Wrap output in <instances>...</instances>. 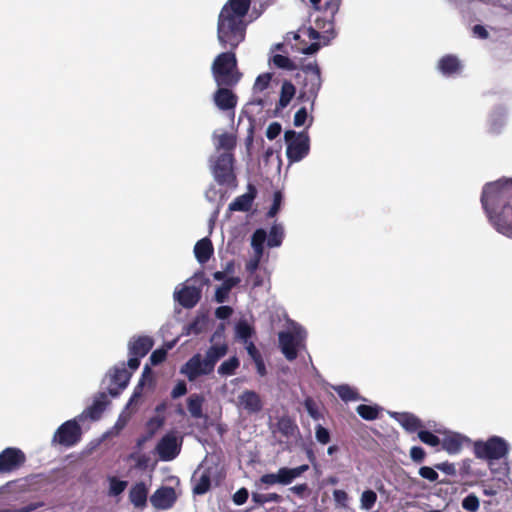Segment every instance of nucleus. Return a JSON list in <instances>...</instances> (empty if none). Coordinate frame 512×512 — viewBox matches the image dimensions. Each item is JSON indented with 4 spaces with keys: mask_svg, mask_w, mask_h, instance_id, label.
I'll list each match as a JSON object with an SVG mask.
<instances>
[{
    "mask_svg": "<svg viewBox=\"0 0 512 512\" xmlns=\"http://www.w3.org/2000/svg\"><path fill=\"white\" fill-rule=\"evenodd\" d=\"M272 3V0H228L222 7L217 22V38L223 45L237 48L246 37L245 17L253 6V12L259 17Z\"/></svg>",
    "mask_w": 512,
    "mask_h": 512,
    "instance_id": "obj_1",
    "label": "nucleus"
},
{
    "mask_svg": "<svg viewBox=\"0 0 512 512\" xmlns=\"http://www.w3.org/2000/svg\"><path fill=\"white\" fill-rule=\"evenodd\" d=\"M481 203L495 229L512 238V180L486 184Z\"/></svg>",
    "mask_w": 512,
    "mask_h": 512,
    "instance_id": "obj_2",
    "label": "nucleus"
},
{
    "mask_svg": "<svg viewBox=\"0 0 512 512\" xmlns=\"http://www.w3.org/2000/svg\"><path fill=\"white\" fill-rule=\"evenodd\" d=\"M219 43L222 48L227 49V51L215 57L211 66L213 79L216 85L236 86L242 78V73L237 66L235 54L237 48H232L228 44L225 46L221 41H219Z\"/></svg>",
    "mask_w": 512,
    "mask_h": 512,
    "instance_id": "obj_3",
    "label": "nucleus"
},
{
    "mask_svg": "<svg viewBox=\"0 0 512 512\" xmlns=\"http://www.w3.org/2000/svg\"><path fill=\"white\" fill-rule=\"evenodd\" d=\"M297 77L302 78L299 99L311 101L313 105L322 86L321 71L316 61L301 67Z\"/></svg>",
    "mask_w": 512,
    "mask_h": 512,
    "instance_id": "obj_4",
    "label": "nucleus"
},
{
    "mask_svg": "<svg viewBox=\"0 0 512 512\" xmlns=\"http://www.w3.org/2000/svg\"><path fill=\"white\" fill-rule=\"evenodd\" d=\"M284 138L287 142L286 156L290 163L299 162L309 154L310 138L306 131L297 133L287 130Z\"/></svg>",
    "mask_w": 512,
    "mask_h": 512,
    "instance_id": "obj_5",
    "label": "nucleus"
},
{
    "mask_svg": "<svg viewBox=\"0 0 512 512\" xmlns=\"http://www.w3.org/2000/svg\"><path fill=\"white\" fill-rule=\"evenodd\" d=\"M507 442L498 436H493L487 441H476L474 443V454L478 459L499 460L508 454Z\"/></svg>",
    "mask_w": 512,
    "mask_h": 512,
    "instance_id": "obj_6",
    "label": "nucleus"
},
{
    "mask_svg": "<svg viewBox=\"0 0 512 512\" xmlns=\"http://www.w3.org/2000/svg\"><path fill=\"white\" fill-rule=\"evenodd\" d=\"M213 175L219 185H236V175L234 173V156L232 153L224 152L217 157L213 165Z\"/></svg>",
    "mask_w": 512,
    "mask_h": 512,
    "instance_id": "obj_7",
    "label": "nucleus"
},
{
    "mask_svg": "<svg viewBox=\"0 0 512 512\" xmlns=\"http://www.w3.org/2000/svg\"><path fill=\"white\" fill-rule=\"evenodd\" d=\"M82 437V429L75 420H68L61 424L52 438V444H58L63 447H73L80 442Z\"/></svg>",
    "mask_w": 512,
    "mask_h": 512,
    "instance_id": "obj_8",
    "label": "nucleus"
},
{
    "mask_svg": "<svg viewBox=\"0 0 512 512\" xmlns=\"http://www.w3.org/2000/svg\"><path fill=\"white\" fill-rule=\"evenodd\" d=\"M154 341L149 336H139L129 342L128 349L130 358L127 366L131 370H137L140 366V359L145 357L152 349Z\"/></svg>",
    "mask_w": 512,
    "mask_h": 512,
    "instance_id": "obj_9",
    "label": "nucleus"
},
{
    "mask_svg": "<svg viewBox=\"0 0 512 512\" xmlns=\"http://www.w3.org/2000/svg\"><path fill=\"white\" fill-rule=\"evenodd\" d=\"M182 438H178L175 432L166 433L157 443L156 452L162 461H172L181 452Z\"/></svg>",
    "mask_w": 512,
    "mask_h": 512,
    "instance_id": "obj_10",
    "label": "nucleus"
},
{
    "mask_svg": "<svg viewBox=\"0 0 512 512\" xmlns=\"http://www.w3.org/2000/svg\"><path fill=\"white\" fill-rule=\"evenodd\" d=\"M279 347L288 361L298 357V349L303 345L304 337L300 332L281 331L278 334Z\"/></svg>",
    "mask_w": 512,
    "mask_h": 512,
    "instance_id": "obj_11",
    "label": "nucleus"
},
{
    "mask_svg": "<svg viewBox=\"0 0 512 512\" xmlns=\"http://www.w3.org/2000/svg\"><path fill=\"white\" fill-rule=\"evenodd\" d=\"M25 461L26 456L22 450L8 447L0 453V472H12L21 467Z\"/></svg>",
    "mask_w": 512,
    "mask_h": 512,
    "instance_id": "obj_12",
    "label": "nucleus"
},
{
    "mask_svg": "<svg viewBox=\"0 0 512 512\" xmlns=\"http://www.w3.org/2000/svg\"><path fill=\"white\" fill-rule=\"evenodd\" d=\"M235 86L217 85L213 93V102L221 111H233L238 103V96L233 92Z\"/></svg>",
    "mask_w": 512,
    "mask_h": 512,
    "instance_id": "obj_13",
    "label": "nucleus"
},
{
    "mask_svg": "<svg viewBox=\"0 0 512 512\" xmlns=\"http://www.w3.org/2000/svg\"><path fill=\"white\" fill-rule=\"evenodd\" d=\"M213 371L205 366V359L200 353L194 354L182 367L180 373L185 375L189 381H195L202 375H209Z\"/></svg>",
    "mask_w": 512,
    "mask_h": 512,
    "instance_id": "obj_14",
    "label": "nucleus"
},
{
    "mask_svg": "<svg viewBox=\"0 0 512 512\" xmlns=\"http://www.w3.org/2000/svg\"><path fill=\"white\" fill-rule=\"evenodd\" d=\"M176 499L177 497L174 488L162 486L152 494L150 502L156 509L166 510L174 505Z\"/></svg>",
    "mask_w": 512,
    "mask_h": 512,
    "instance_id": "obj_15",
    "label": "nucleus"
},
{
    "mask_svg": "<svg viewBox=\"0 0 512 512\" xmlns=\"http://www.w3.org/2000/svg\"><path fill=\"white\" fill-rule=\"evenodd\" d=\"M131 375L132 374L124 366L121 368L115 367L110 374L108 393L112 397H117L128 385Z\"/></svg>",
    "mask_w": 512,
    "mask_h": 512,
    "instance_id": "obj_16",
    "label": "nucleus"
},
{
    "mask_svg": "<svg viewBox=\"0 0 512 512\" xmlns=\"http://www.w3.org/2000/svg\"><path fill=\"white\" fill-rule=\"evenodd\" d=\"M238 404L249 414H256L263 408V403L259 394L253 390H244L238 396Z\"/></svg>",
    "mask_w": 512,
    "mask_h": 512,
    "instance_id": "obj_17",
    "label": "nucleus"
},
{
    "mask_svg": "<svg viewBox=\"0 0 512 512\" xmlns=\"http://www.w3.org/2000/svg\"><path fill=\"white\" fill-rule=\"evenodd\" d=\"M175 298L184 308H193L201 299V290L195 286H184L175 292Z\"/></svg>",
    "mask_w": 512,
    "mask_h": 512,
    "instance_id": "obj_18",
    "label": "nucleus"
},
{
    "mask_svg": "<svg viewBox=\"0 0 512 512\" xmlns=\"http://www.w3.org/2000/svg\"><path fill=\"white\" fill-rule=\"evenodd\" d=\"M257 190L255 186L248 185V191L236 197L230 204H229V210L230 211H241V212H248L253 204L254 199L256 198Z\"/></svg>",
    "mask_w": 512,
    "mask_h": 512,
    "instance_id": "obj_19",
    "label": "nucleus"
},
{
    "mask_svg": "<svg viewBox=\"0 0 512 512\" xmlns=\"http://www.w3.org/2000/svg\"><path fill=\"white\" fill-rule=\"evenodd\" d=\"M108 404L109 401L107 400V395L104 392H101L98 397H96L92 405H90L82 415L93 421L99 420Z\"/></svg>",
    "mask_w": 512,
    "mask_h": 512,
    "instance_id": "obj_20",
    "label": "nucleus"
},
{
    "mask_svg": "<svg viewBox=\"0 0 512 512\" xmlns=\"http://www.w3.org/2000/svg\"><path fill=\"white\" fill-rule=\"evenodd\" d=\"M228 352V345L226 343L212 345L205 353V366L214 371L216 363L223 358Z\"/></svg>",
    "mask_w": 512,
    "mask_h": 512,
    "instance_id": "obj_21",
    "label": "nucleus"
},
{
    "mask_svg": "<svg viewBox=\"0 0 512 512\" xmlns=\"http://www.w3.org/2000/svg\"><path fill=\"white\" fill-rule=\"evenodd\" d=\"M214 253L212 241L205 237L197 241L194 247V254L200 264H205Z\"/></svg>",
    "mask_w": 512,
    "mask_h": 512,
    "instance_id": "obj_22",
    "label": "nucleus"
},
{
    "mask_svg": "<svg viewBox=\"0 0 512 512\" xmlns=\"http://www.w3.org/2000/svg\"><path fill=\"white\" fill-rule=\"evenodd\" d=\"M393 417L408 432L412 433L423 427L422 421L412 413H394Z\"/></svg>",
    "mask_w": 512,
    "mask_h": 512,
    "instance_id": "obj_23",
    "label": "nucleus"
},
{
    "mask_svg": "<svg viewBox=\"0 0 512 512\" xmlns=\"http://www.w3.org/2000/svg\"><path fill=\"white\" fill-rule=\"evenodd\" d=\"M462 65L457 56L448 54L443 56L438 62L439 71L447 76L460 72Z\"/></svg>",
    "mask_w": 512,
    "mask_h": 512,
    "instance_id": "obj_24",
    "label": "nucleus"
},
{
    "mask_svg": "<svg viewBox=\"0 0 512 512\" xmlns=\"http://www.w3.org/2000/svg\"><path fill=\"white\" fill-rule=\"evenodd\" d=\"M148 489L144 482H138L133 485L129 491L130 502L138 508L146 506Z\"/></svg>",
    "mask_w": 512,
    "mask_h": 512,
    "instance_id": "obj_25",
    "label": "nucleus"
},
{
    "mask_svg": "<svg viewBox=\"0 0 512 512\" xmlns=\"http://www.w3.org/2000/svg\"><path fill=\"white\" fill-rule=\"evenodd\" d=\"M308 469H309V466L306 464H303V465L295 467V468H287V467L280 468L277 472L279 484H283V485L290 484L295 478L302 475Z\"/></svg>",
    "mask_w": 512,
    "mask_h": 512,
    "instance_id": "obj_26",
    "label": "nucleus"
},
{
    "mask_svg": "<svg viewBox=\"0 0 512 512\" xmlns=\"http://www.w3.org/2000/svg\"><path fill=\"white\" fill-rule=\"evenodd\" d=\"M465 438L460 434L454 433L446 436L442 441V449L449 454H457L461 451Z\"/></svg>",
    "mask_w": 512,
    "mask_h": 512,
    "instance_id": "obj_27",
    "label": "nucleus"
},
{
    "mask_svg": "<svg viewBox=\"0 0 512 512\" xmlns=\"http://www.w3.org/2000/svg\"><path fill=\"white\" fill-rule=\"evenodd\" d=\"M204 397L201 394H192L187 399V408L190 415L195 419L204 417L203 414Z\"/></svg>",
    "mask_w": 512,
    "mask_h": 512,
    "instance_id": "obj_28",
    "label": "nucleus"
},
{
    "mask_svg": "<svg viewBox=\"0 0 512 512\" xmlns=\"http://www.w3.org/2000/svg\"><path fill=\"white\" fill-rule=\"evenodd\" d=\"M193 481V494L203 495L210 490L211 487V475L209 471H203L201 475L192 479Z\"/></svg>",
    "mask_w": 512,
    "mask_h": 512,
    "instance_id": "obj_29",
    "label": "nucleus"
},
{
    "mask_svg": "<svg viewBox=\"0 0 512 512\" xmlns=\"http://www.w3.org/2000/svg\"><path fill=\"white\" fill-rule=\"evenodd\" d=\"M277 428L279 432L289 438L299 433V428L296 422L289 416H282L277 421Z\"/></svg>",
    "mask_w": 512,
    "mask_h": 512,
    "instance_id": "obj_30",
    "label": "nucleus"
},
{
    "mask_svg": "<svg viewBox=\"0 0 512 512\" xmlns=\"http://www.w3.org/2000/svg\"><path fill=\"white\" fill-rule=\"evenodd\" d=\"M284 239V229L281 224L275 223L272 225L267 236V245L270 248L279 247Z\"/></svg>",
    "mask_w": 512,
    "mask_h": 512,
    "instance_id": "obj_31",
    "label": "nucleus"
},
{
    "mask_svg": "<svg viewBox=\"0 0 512 512\" xmlns=\"http://www.w3.org/2000/svg\"><path fill=\"white\" fill-rule=\"evenodd\" d=\"M356 411L362 419L373 421L379 417L381 408L378 405L360 404L357 406Z\"/></svg>",
    "mask_w": 512,
    "mask_h": 512,
    "instance_id": "obj_32",
    "label": "nucleus"
},
{
    "mask_svg": "<svg viewBox=\"0 0 512 512\" xmlns=\"http://www.w3.org/2000/svg\"><path fill=\"white\" fill-rule=\"evenodd\" d=\"M267 239V233L264 229L259 228L254 231L251 238V246L254 249V253L263 255L264 243Z\"/></svg>",
    "mask_w": 512,
    "mask_h": 512,
    "instance_id": "obj_33",
    "label": "nucleus"
},
{
    "mask_svg": "<svg viewBox=\"0 0 512 512\" xmlns=\"http://www.w3.org/2000/svg\"><path fill=\"white\" fill-rule=\"evenodd\" d=\"M334 390L345 402L356 401L361 398L358 391L347 384L336 386Z\"/></svg>",
    "mask_w": 512,
    "mask_h": 512,
    "instance_id": "obj_34",
    "label": "nucleus"
},
{
    "mask_svg": "<svg viewBox=\"0 0 512 512\" xmlns=\"http://www.w3.org/2000/svg\"><path fill=\"white\" fill-rule=\"evenodd\" d=\"M295 95V87L290 82H284L281 87L280 99L277 105L278 109L285 108Z\"/></svg>",
    "mask_w": 512,
    "mask_h": 512,
    "instance_id": "obj_35",
    "label": "nucleus"
},
{
    "mask_svg": "<svg viewBox=\"0 0 512 512\" xmlns=\"http://www.w3.org/2000/svg\"><path fill=\"white\" fill-rule=\"evenodd\" d=\"M239 365V359L236 356H233L221 363V365L218 367V374L221 376L234 375Z\"/></svg>",
    "mask_w": 512,
    "mask_h": 512,
    "instance_id": "obj_36",
    "label": "nucleus"
},
{
    "mask_svg": "<svg viewBox=\"0 0 512 512\" xmlns=\"http://www.w3.org/2000/svg\"><path fill=\"white\" fill-rule=\"evenodd\" d=\"M236 336L241 339L244 344L250 342L254 330L246 321H239L236 325Z\"/></svg>",
    "mask_w": 512,
    "mask_h": 512,
    "instance_id": "obj_37",
    "label": "nucleus"
},
{
    "mask_svg": "<svg viewBox=\"0 0 512 512\" xmlns=\"http://www.w3.org/2000/svg\"><path fill=\"white\" fill-rule=\"evenodd\" d=\"M281 496L277 493H269V494H261V493H252V501L258 505H263L267 502H280Z\"/></svg>",
    "mask_w": 512,
    "mask_h": 512,
    "instance_id": "obj_38",
    "label": "nucleus"
},
{
    "mask_svg": "<svg viewBox=\"0 0 512 512\" xmlns=\"http://www.w3.org/2000/svg\"><path fill=\"white\" fill-rule=\"evenodd\" d=\"M377 501V494L375 491L368 489L365 490L361 495V507L366 510H370L374 507Z\"/></svg>",
    "mask_w": 512,
    "mask_h": 512,
    "instance_id": "obj_39",
    "label": "nucleus"
},
{
    "mask_svg": "<svg viewBox=\"0 0 512 512\" xmlns=\"http://www.w3.org/2000/svg\"><path fill=\"white\" fill-rule=\"evenodd\" d=\"M165 423V417L164 416H154L151 417L147 423H146V429L147 433H149V436H154L156 432L163 427Z\"/></svg>",
    "mask_w": 512,
    "mask_h": 512,
    "instance_id": "obj_40",
    "label": "nucleus"
},
{
    "mask_svg": "<svg viewBox=\"0 0 512 512\" xmlns=\"http://www.w3.org/2000/svg\"><path fill=\"white\" fill-rule=\"evenodd\" d=\"M480 507L479 498L471 493L462 500V508L469 512H477Z\"/></svg>",
    "mask_w": 512,
    "mask_h": 512,
    "instance_id": "obj_41",
    "label": "nucleus"
},
{
    "mask_svg": "<svg viewBox=\"0 0 512 512\" xmlns=\"http://www.w3.org/2000/svg\"><path fill=\"white\" fill-rule=\"evenodd\" d=\"M151 378H152V370H151L150 366L146 364L144 366V369L142 372V377L139 381V384L137 385V387L134 390V393L130 399V402L134 401L135 398H138L141 396V391H142V387L144 385L145 380L151 379Z\"/></svg>",
    "mask_w": 512,
    "mask_h": 512,
    "instance_id": "obj_42",
    "label": "nucleus"
},
{
    "mask_svg": "<svg viewBox=\"0 0 512 512\" xmlns=\"http://www.w3.org/2000/svg\"><path fill=\"white\" fill-rule=\"evenodd\" d=\"M418 438L425 444L435 447L441 444V440L438 436L428 430H420L418 432Z\"/></svg>",
    "mask_w": 512,
    "mask_h": 512,
    "instance_id": "obj_43",
    "label": "nucleus"
},
{
    "mask_svg": "<svg viewBox=\"0 0 512 512\" xmlns=\"http://www.w3.org/2000/svg\"><path fill=\"white\" fill-rule=\"evenodd\" d=\"M273 63L278 68L286 70H294L296 68V65L290 58L281 54H276L273 56Z\"/></svg>",
    "mask_w": 512,
    "mask_h": 512,
    "instance_id": "obj_44",
    "label": "nucleus"
},
{
    "mask_svg": "<svg viewBox=\"0 0 512 512\" xmlns=\"http://www.w3.org/2000/svg\"><path fill=\"white\" fill-rule=\"evenodd\" d=\"M304 407L311 418L314 420H319L322 418V414L319 411L318 405L313 398L307 397L304 400Z\"/></svg>",
    "mask_w": 512,
    "mask_h": 512,
    "instance_id": "obj_45",
    "label": "nucleus"
},
{
    "mask_svg": "<svg viewBox=\"0 0 512 512\" xmlns=\"http://www.w3.org/2000/svg\"><path fill=\"white\" fill-rule=\"evenodd\" d=\"M127 487V481L119 480L116 477L110 478L109 493L113 496H118L124 492Z\"/></svg>",
    "mask_w": 512,
    "mask_h": 512,
    "instance_id": "obj_46",
    "label": "nucleus"
},
{
    "mask_svg": "<svg viewBox=\"0 0 512 512\" xmlns=\"http://www.w3.org/2000/svg\"><path fill=\"white\" fill-rule=\"evenodd\" d=\"M271 74L270 73H263L260 74L254 83L253 89L255 92H262L265 89L268 88L270 81H271Z\"/></svg>",
    "mask_w": 512,
    "mask_h": 512,
    "instance_id": "obj_47",
    "label": "nucleus"
},
{
    "mask_svg": "<svg viewBox=\"0 0 512 512\" xmlns=\"http://www.w3.org/2000/svg\"><path fill=\"white\" fill-rule=\"evenodd\" d=\"M315 437L316 440L322 445L328 444L331 440L329 430L322 426L321 424H318L315 427Z\"/></svg>",
    "mask_w": 512,
    "mask_h": 512,
    "instance_id": "obj_48",
    "label": "nucleus"
},
{
    "mask_svg": "<svg viewBox=\"0 0 512 512\" xmlns=\"http://www.w3.org/2000/svg\"><path fill=\"white\" fill-rule=\"evenodd\" d=\"M219 146L227 152L233 150L236 146V139L233 135L224 133L219 137Z\"/></svg>",
    "mask_w": 512,
    "mask_h": 512,
    "instance_id": "obj_49",
    "label": "nucleus"
},
{
    "mask_svg": "<svg viewBox=\"0 0 512 512\" xmlns=\"http://www.w3.org/2000/svg\"><path fill=\"white\" fill-rule=\"evenodd\" d=\"M282 200H283L282 193L280 191H276L273 195L272 206L270 207L269 211L267 212L268 218H273L276 216V214L280 210Z\"/></svg>",
    "mask_w": 512,
    "mask_h": 512,
    "instance_id": "obj_50",
    "label": "nucleus"
},
{
    "mask_svg": "<svg viewBox=\"0 0 512 512\" xmlns=\"http://www.w3.org/2000/svg\"><path fill=\"white\" fill-rule=\"evenodd\" d=\"M166 356L167 352L165 349H156L150 355L149 361L151 365L156 366L161 364L166 359Z\"/></svg>",
    "mask_w": 512,
    "mask_h": 512,
    "instance_id": "obj_51",
    "label": "nucleus"
},
{
    "mask_svg": "<svg viewBox=\"0 0 512 512\" xmlns=\"http://www.w3.org/2000/svg\"><path fill=\"white\" fill-rule=\"evenodd\" d=\"M419 475L429 480L430 482H435L438 480V473L435 471V469L429 467V466H422L419 469Z\"/></svg>",
    "mask_w": 512,
    "mask_h": 512,
    "instance_id": "obj_52",
    "label": "nucleus"
},
{
    "mask_svg": "<svg viewBox=\"0 0 512 512\" xmlns=\"http://www.w3.org/2000/svg\"><path fill=\"white\" fill-rule=\"evenodd\" d=\"M281 131V124L279 122H272L267 127L266 136L269 140H274L280 135Z\"/></svg>",
    "mask_w": 512,
    "mask_h": 512,
    "instance_id": "obj_53",
    "label": "nucleus"
},
{
    "mask_svg": "<svg viewBox=\"0 0 512 512\" xmlns=\"http://www.w3.org/2000/svg\"><path fill=\"white\" fill-rule=\"evenodd\" d=\"M410 457L415 463H421L426 457V452L420 446H413L410 449Z\"/></svg>",
    "mask_w": 512,
    "mask_h": 512,
    "instance_id": "obj_54",
    "label": "nucleus"
},
{
    "mask_svg": "<svg viewBox=\"0 0 512 512\" xmlns=\"http://www.w3.org/2000/svg\"><path fill=\"white\" fill-rule=\"evenodd\" d=\"M308 119L307 109L305 107L300 108L294 115V125L301 127L305 124Z\"/></svg>",
    "mask_w": 512,
    "mask_h": 512,
    "instance_id": "obj_55",
    "label": "nucleus"
},
{
    "mask_svg": "<svg viewBox=\"0 0 512 512\" xmlns=\"http://www.w3.org/2000/svg\"><path fill=\"white\" fill-rule=\"evenodd\" d=\"M248 497V490L243 487L235 492V494L233 495V502L236 505H243L247 501Z\"/></svg>",
    "mask_w": 512,
    "mask_h": 512,
    "instance_id": "obj_56",
    "label": "nucleus"
},
{
    "mask_svg": "<svg viewBox=\"0 0 512 512\" xmlns=\"http://www.w3.org/2000/svg\"><path fill=\"white\" fill-rule=\"evenodd\" d=\"M435 469L440 470L447 475H451V476L456 475L455 465L453 463H450L447 461L435 464Z\"/></svg>",
    "mask_w": 512,
    "mask_h": 512,
    "instance_id": "obj_57",
    "label": "nucleus"
},
{
    "mask_svg": "<svg viewBox=\"0 0 512 512\" xmlns=\"http://www.w3.org/2000/svg\"><path fill=\"white\" fill-rule=\"evenodd\" d=\"M187 393V385L184 381H179L171 391L173 399L179 398Z\"/></svg>",
    "mask_w": 512,
    "mask_h": 512,
    "instance_id": "obj_58",
    "label": "nucleus"
},
{
    "mask_svg": "<svg viewBox=\"0 0 512 512\" xmlns=\"http://www.w3.org/2000/svg\"><path fill=\"white\" fill-rule=\"evenodd\" d=\"M245 348L247 350L248 355L251 357L253 361L262 358L260 351L257 349V347L252 341L245 343Z\"/></svg>",
    "mask_w": 512,
    "mask_h": 512,
    "instance_id": "obj_59",
    "label": "nucleus"
},
{
    "mask_svg": "<svg viewBox=\"0 0 512 512\" xmlns=\"http://www.w3.org/2000/svg\"><path fill=\"white\" fill-rule=\"evenodd\" d=\"M233 313V309L230 306H219L215 310V315L218 319H227Z\"/></svg>",
    "mask_w": 512,
    "mask_h": 512,
    "instance_id": "obj_60",
    "label": "nucleus"
},
{
    "mask_svg": "<svg viewBox=\"0 0 512 512\" xmlns=\"http://www.w3.org/2000/svg\"><path fill=\"white\" fill-rule=\"evenodd\" d=\"M130 458L131 459H136V465H135L136 468L141 469V470H145L148 467L149 457L146 456L145 454L139 455L137 457H135L134 454H131Z\"/></svg>",
    "mask_w": 512,
    "mask_h": 512,
    "instance_id": "obj_61",
    "label": "nucleus"
},
{
    "mask_svg": "<svg viewBox=\"0 0 512 512\" xmlns=\"http://www.w3.org/2000/svg\"><path fill=\"white\" fill-rule=\"evenodd\" d=\"M334 500L341 506H346V503L348 501V494L344 490H334L333 492Z\"/></svg>",
    "mask_w": 512,
    "mask_h": 512,
    "instance_id": "obj_62",
    "label": "nucleus"
},
{
    "mask_svg": "<svg viewBox=\"0 0 512 512\" xmlns=\"http://www.w3.org/2000/svg\"><path fill=\"white\" fill-rule=\"evenodd\" d=\"M202 332V322L199 319H196L188 324L187 326V334H200Z\"/></svg>",
    "mask_w": 512,
    "mask_h": 512,
    "instance_id": "obj_63",
    "label": "nucleus"
},
{
    "mask_svg": "<svg viewBox=\"0 0 512 512\" xmlns=\"http://www.w3.org/2000/svg\"><path fill=\"white\" fill-rule=\"evenodd\" d=\"M263 255H258V254H255L254 253V258L251 259L247 264H246V270L249 272V273H254L257 269H258V266H259V263H260V260L262 258Z\"/></svg>",
    "mask_w": 512,
    "mask_h": 512,
    "instance_id": "obj_64",
    "label": "nucleus"
}]
</instances>
